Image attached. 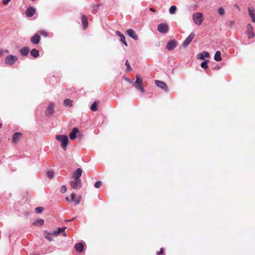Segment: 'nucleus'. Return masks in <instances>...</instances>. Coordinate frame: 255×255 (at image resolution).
<instances>
[{"mask_svg": "<svg viewBox=\"0 0 255 255\" xmlns=\"http://www.w3.org/2000/svg\"><path fill=\"white\" fill-rule=\"evenodd\" d=\"M56 139L61 142V146L62 149L66 150L68 143V137L66 135L58 134L56 135Z\"/></svg>", "mask_w": 255, "mask_h": 255, "instance_id": "1", "label": "nucleus"}, {"mask_svg": "<svg viewBox=\"0 0 255 255\" xmlns=\"http://www.w3.org/2000/svg\"><path fill=\"white\" fill-rule=\"evenodd\" d=\"M193 20L194 23L200 25L203 22V14L201 12H195L193 14Z\"/></svg>", "mask_w": 255, "mask_h": 255, "instance_id": "2", "label": "nucleus"}, {"mask_svg": "<svg viewBox=\"0 0 255 255\" xmlns=\"http://www.w3.org/2000/svg\"><path fill=\"white\" fill-rule=\"evenodd\" d=\"M18 58L13 55H7L5 59V63L9 65H13L17 60Z\"/></svg>", "mask_w": 255, "mask_h": 255, "instance_id": "3", "label": "nucleus"}, {"mask_svg": "<svg viewBox=\"0 0 255 255\" xmlns=\"http://www.w3.org/2000/svg\"><path fill=\"white\" fill-rule=\"evenodd\" d=\"M246 33L249 39L253 38L255 36V34L254 32L253 27L250 23H249L247 25Z\"/></svg>", "mask_w": 255, "mask_h": 255, "instance_id": "4", "label": "nucleus"}, {"mask_svg": "<svg viewBox=\"0 0 255 255\" xmlns=\"http://www.w3.org/2000/svg\"><path fill=\"white\" fill-rule=\"evenodd\" d=\"M71 187L74 189H78L81 187V181L80 179H74L70 182Z\"/></svg>", "mask_w": 255, "mask_h": 255, "instance_id": "5", "label": "nucleus"}, {"mask_svg": "<svg viewBox=\"0 0 255 255\" xmlns=\"http://www.w3.org/2000/svg\"><path fill=\"white\" fill-rule=\"evenodd\" d=\"M157 30L161 33H166L168 31V26L164 23H160L157 26Z\"/></svg>", "mask_w": 255, "mask_h": 255, "instance_id": "6", "label": "nucleus"}, {"mask_svg": "<svg viewBox=\"0 0 255 255\" xmlns=\"http://www.w3.org/2000/svg\"><path fill=\"white\" fill-rule=\"evenodd\" d=\"M194 36L195 33L194 32H191L183 42L182 46L183 47H187L192 41Z\"/></svg>", "mask_w": 255, "mask_h": 255, "instance_id": "7", "label": "nucleus"}, {"mask_svg": "<svg viewBox=\"0 0 255 255\" xmlns=\"http://www.w3.org/2000/svg\"><path fill=\"white\" fill-rule=\"evenodd\" d=\"M155 83L158 87L162 89L164 91L166 92L168 91V87L166 83H164V82L159 80H155Z\"/></svg>", "mask_w": 255, "mask_h": 255, "instance_id": "8", "label": "nucleus"}, {"mask_svg": "<svg viewBox=\"0 0 255 255\" xmlns=\"http://www.w3.org/2000/svg\"><path fill=\"white\" fill-rule=\"evenodd\" d=\"M177 46V42L175 40H170L167 43L166 48L171 51L173 50Z\"/></svg>", "mask_w": 255, "mask_h": 255, "instance_id": "9", "label": "nucleus"}, {"mask_svg": "<svg viewBox=\"0 0 255 255\" xmlns=\"http://www.w3.org/2000/svg\"><path fill=\"white\" fill-rule=\"evenodd\" d=\"M25 13L27 17H31L35 13V8L32 6H29L26 9Z\"/></svg>", "mask_w": 255, "mask_h": 255, "instance_id": "10", "label": "nucleus"}, {"mask_svg": "<svg viewBox=\"0 0 255 255\" xmlns=\"http://www.w3.org/2000/svg\"><path fill=\"white\" fill-rule=\"evenodd\" d=\"M127 34L128 35L133 39L135 40H137L138 39V36L135 32V31L132 29H129L127 30Z\"/></svg>", "mask_w": 255, "mask_h": 255, "instance_id": "11", "label": "nucleus"}, {"mask_svg": "<svg viewBox=\"0 0 255 255\" xmlns=\"http://www.w3.org/2000/svg\"><path fill=\"white\" fill-rule=\"evenodd\" d=\"M66 228V227L58 228H57V231H54L52 233H50L49 235L56 236L58 234H59V233H62L63 236H66V232L65 231V230Z\"/></svg>", "mask_w": 255, "mask_h": 255, "instance_id": "12", "label": "nucleus"}, {"mask_svg": "<svg viewBox=\"0 0 255 255\" xmlns=\"http://www.w3.org/2000/svg\"><path fill=\"white\" fill-rule=\"evenodd\" d=\"M54 104L53 103H50L45 112L46 115L48 116L52 115L54 113Z\"/></svg>", "mask_w": 255, "mask_h": 255, "instance_id": "13", "label": "nucleus"}, {"mask_svg": "<svg viewBox=\"0 0 255 255\" xmlns=\"http://www.w3.org/2000/svg\"><path fill=\"white\" fill-rule=\"evenodd\" d=\"M22 134L20 132H15L13 134L12 138V141L13 142L16 143L18 142L22 137Z\"/></svg>", "mask_w": 255, "mask_h": 255, "instance_id": "14", "label": "nucleus"}, {"mask_svg": "<svg viewBox=\"0 0 255 255\" xmlns=\"http://www.w3.org/2000/svg\"><path fill=\"white\" fill-rule=\"evenodd\" d=\"M40 36L38 34L36 33L31 38V42L33 44H38L40 40Z\"/></svg>", "mask_w": 255, "mask_h": 255, "instance_id": "15", "label": "nucleus"}, {"mask_svg": "<svg viewBox=\"0 0 255 255\" xmlns=\"http://www.w3.org/2000/svg\"><path fill=\"white\" fill-rule=\"evenodd\" d=\"M79 132V129L77 128H74L72 131L69 133V137L70 139L73 140L76 137V134Z\"/></svg>", "mask_w": 255, "mask_h": 255, "instance_id": "16", "label": "nucleus"}, {"mask_svg": "<svg viewBox=\"0 0 255 255\" xmlns=\"http://www.w3.org/2000/svg\"><path fill=\"white\" fill-rule=\"evenodd\" d=\"M82 173V170L80 168L77 169L75 172L73 174V178L77 179H80V177L81 176Z\"/></svg>", "mask_w": 255, "mask_h": 255, "instance_id": "17", "label": "nucleus"}, {"mask_svg": "<svg viewBox=\"0 0 255 255\" xmlns=\"http://www.w3.org/2000/svg\"><path fill=\"white\" fill-rule=\"evenodd\" d=\"M74 249L78 253H81L84 249L83 244L81 242L76 244L74 246Z\"/></svg>", "mask_w": 255, "mask_h": 255, "instance_id": "18", "label": "nucleus"}, {"mask_svg": "<svg viewBox=\"0 0 255 255\" xmlns=\"http://www.w3.org/2000/svg\"><path fill=\"white\" fill-rule=\"evenodd\" d=\"M209 56L208 52L204 51L203 52L198 54L197 58L199 59L204 60L205 57H209Z\"/></svg>", "mask_w": 255, "mask_h": 255, "instance_id": "19", "label": "nucleus"}, {"mask_svg": "<svg viewBox=\"0 0 255 255\" xmlns=\"http://www.w3.org/2000/svg\"><path fill=\"white\" fill-rule=\"evenodd\" d=\"M29 48L27 47H24L21 48L19 50V53L22 56H26L28 55L29 52Z\"/></svg>", "mask_w": 255, "mask_h": 255, "instance_id": "20", "label": "nucleus"}, {"mask_svg": "<svg viewBox=\"0 0 255 255\" xmlns=\"http://www.w3.org/2000/svg\"><path fill=\"white\" fill-rule=\"evenodd\" d=\"M116 34L120 37V41L126 46H128V43L125 40V37L123 34L119 31H116Z\"/></svg>", "mask_w": 255, "mask_h": 255, "instance_id": "21", "label": "nucleus"}, {"mask_svg": "<svg viewBox=\"0 0 255 255\" xmlns=\"http://www.w3.org/2000/svg\"><path fill=\"white\" fill-rule=\"evenodd\" d=\"M81 22L84 29H86L88 26V21L87 17L85 15H82L81 17Z\"/></svg>", "mask_w": 255, "mask_h": 255, "instance_id": "22", "label": "nucleus"}, {"mask_svg": "<svg viewBox=\"0 0 255 255\" xmlns=\"http://www.w3.org/2000/svg\"><path fill=\"white\" fill-rule=\"evenodd\" d=\"M248 11L250 16L252 19V22H255V10L251 7H248Z\"/></svg>", "mask_w": 255, "mask_h": 255, "instance_id": "23", "label": "nucleus"}, {"mask_svg": "<svg viewBox=\"0 0 255 255\" xmlns=\"http://www.w3.org/2000/svg\"><path fill=\"white\" fill-rule=\"evenodd\" d=\"M71 200L74 202L75 204H78L80 202L81 196H79L77 198H76V194L74 193H72L71 194Z\"/></svg>", "mask_w": 255, "mask_h": 255, "instance_id": "24", "label": "nucleus"}, {"mask_svg": "<svg viewBox=\"0 0 255 255\" xmlns=\"http://www.w3.org/2000/svg\"><path fill=\"white\" fill-rule=\"evenodd\" d=\"M44 221L43 219H38L35 220L32 224L35 226L41 227L44 224Z\"/></svg>", "mask_w": 255, "mask_h": 255, "instance_id": "25", "label": "nucleus"}, {"mask_svg": "<svg viewBox=\"0 0 255 255\" xmlns=\"http://www.w3.org/2000/svg\"><path fill=\"white\" fill-rule=\"evenodd\" d=\"M214 59L216 61H220L222 60L221 53L220 51L216 52L214 55Z\"/></svg>", "mask_w": 255, "mask_h": 255, "instance_id": "26", "label": "nucleus"}, {"mask_svg": "<svg viewBox=\"0 0 255 255\" xmlns=\"http://www.w3.org/2000/svg\"><path fill=\"white\" fill-rule=\"evenodd\" d=\"M30 54L34 58H37L39 56V52L38 50L34 48L30 51Z\"/></svg>", "mask_w": 255, "mask_h": 255, "instance_id": "27", "label": "nucleus"}, {"mask_svg": "<svg viewBox=\"0 0 255 255\" xmlns=\"http://www.w3.org/2000/svg\"><path fill=\"white\" fill-rule=\"evenodd\" d=\"M72 102V101L69 99H66L64 100V105L66 107L70 108L73 106Z\"/></svg>", "mask_w": 255, "mask_h": 255, "instance_id": "28", "label": "nucleus"}, {"mask_svg": "<svg viewBox=\"0 0 255 255\" xmlns=\"http://www.w3.org/2000/svg\"><path fill=\"white\" fill-rule=\"evenodd\" d=\"M134 85H137V86L142 85V80L138 75H136V80Z\"/></svg>", "mask_w": 255, "mask_h": 255, "instance_id": "29", "label": "nucleus"}, {"mask_svg": "<svg viewBox=\"0 0 255 255\" xmlns=\"http://www.w3.org/2000/svg\"><path fill=\"white\" fill-rule=\"evenodd\" d=\"M100 5H101L100 3L93 5L92 6V10H91L92 12L94 14L96 13L98 11V10L99 9V8Z\"/></svg>", "mask_w": 255, "mask_h": 255, "instance_id": "30", "label": "nucleus"}, {"mask_svg": "<svg viewBox=\"0 0 255 255\" xmlns=\"http://www.w3.org/2000/svg\"><path fill=\"white\" fill-rule=\"evenodd\" d=\"M90 109L91 111L95 112L96 111L97 109V103L96 102H94L92 103Z\"/></svg>", "mask_w": 255, "mask_h": 255, "instance_id": "31", "label": "nucleus"}, {"mask_svg": "<svg viewBox=\"0 0 255 255\" xmlns=\"http://www.w3.org/2000/svg\"><path fill=\"white\" fill-rule=\"evenodd\" d=\"M176 6L175 5H172L170 6L169 9V12L171 14H174L176 10Z\"/></svg>", "mask_w": 255, "mask_h": 255, "instance_id": "32", "label": "nucleus"}, {"mask_svg": "<svg viewBox=\"0 0 255 255\" xmlns=\"http://www.w3.org/2000/svg\"><path fill=\"white\" fill-rule=\"evenodd\" d=\"M208 60H205L201 63V67L203 69H207L208 67Z\"/></svg>", "mask_w": 255, "mask_h": 255, "instance_id": "33", "label": "nucleus"}, {"mask_svg": "<svg viewBox=\"0 0 255 255\" xmlns=\"http://www.w3.org/2000/svg\"><path fill=\"white\" fill-rule=\"evenodd\" d=\"M43 210L44 208L43 207H37L35 209V212L37 214L41 213Z\"/></svg>", "mask_w": 255, "mask_h": 255, "instance_id": "34", "label": "nucleus"}, {"mask_svg": "<svg viewBox=\"0 0 255 255\" xmlns=\"http://www.w3.org/2000/svg\"><path fill=\"white\" fill-rule=\"evenodd\" d=\"M125 65L127 67L126 70L127 71L129 72L132 70V69L130 67V66L128 60H127L125 62Z\"/></svg>", "mask_w": 255, "mask_h": 255, "instance_id": "35", "label": "nucleus"}, {"mask_svg": "<svg viewBox=\"0 0 255 255\" xmlns=\"http://www.w3.org/2000/svg\"><path fill=\"white\" fill-rule=\"evenodd\" d=\"M102 185V182L101 181H98L96 182V183L94 184V186L96 188H99L101 187Z\"/></svg>", "mask_w": 255, "mask_h": 255, "instance_id": "36", "label": "nucleus"}, {"mask_svg": "<svg viewBox=\"0 0 255 255\" xmlns=\"http://www.w3.org/2000/svg\"><path fill=\"white\" fill-rule=\"evenodd\" d=\"M134 87L136 88L137 90H139L141 93L144 92V89L142 86V85L137 86V85H134Z\"/></svg>", "mask_w": 255, "mask_h": 255, "instance_id": "37", "label": "nucleus"}, {"mask_svg": "<svg viewBox=\"0 0 255 255\" xmlns=\"http://www.w3.org/2000/svg\"><path fill=\"white\" fill-rule=\"evenodd\" d=\"M218 13L220 15H223L225 13V10L223 7H220L218 9Z\"/></svg>", "mask_w": 255, "mask_h": 255, "instance_id": "38", "label": "nucleus"}, {"mask_svg": "<svg viewBox=\"0 0 255 255\" xmlns=\"http://www.w3.org/2000/svg\"><path fill=\"white\" fill-rule=\"evenodd\" d=\"M47 175L50 178H52L54 176V172L52 171H48L47 172Z\"/></svg>", "mask_w": 255, "mask_h": 255, "instance_id": "39", "label": "nucleus"}, {"mask_svg": "<svg viewBox=\"0 0 255 255\" xmlns=\"http://www.w3.org/2000/svg\"><path fill=\"white\" fill-rule=\"evenodd\" d=\"M67 188L65 185H62L61 187L60 192L62 193H64L66 192Z\"/></svg>", "mask_w": 255, "mask_h": 255, "instance_id": "40", "label": "nucleus"}, {"mask_svg": "<svg viewBox=\"0 0 255 255\" xmlns=\"http://www.w3.org/2000/svg\"><path fill=\"white\" fill-rule=\"evenodd\" d=\"M39 32L40 34L42 36H44L45 37H47L48 36V33L45 30H41Z\"/></svg>", "mask_w": 255, "mask_h": 255, "instance_id": "41", "label": "nucleus"}, {"mask_svg": "<svg viewBox=\"0 0 255 255\" xmlns=\"http://www.w3.org/2000/svg\"><path fill=\"white\" fill-rule=\"evenodd\" d=\"M163 254V249L160 248V251L157 252V255H162Z\"/></svg>", "mask_w": 255, "mask_h": 255, "instance_id": "42", "label": "nucleus"}, {"mask_svg": "<svg viewBox=\"0 0 255 255\" xmlns=\"http://www.w3.org/2000/svg\"><path fill=\"white\" fill-rule=\"evenodd\" d=\"M11 0H2V3L4 5H7Z\"/></svg>", "mask_w": 255, "mask_h": 255, "instance_id": "43", "label": "nucleus"}, {"mask_svg": "<svg viewBox=\"0 0 255 255\" xmlns=\"http://www.w3.org/2000/svg\"><path fill=\"white\" fill-rule=\"evenodd\" d=\"M233 24H234V21H232V20L228 21V22L227 23V24L230 27H232Z\"/></svg>", "mask_w": 255, "mask_h": 255, "instance_id": "44", "label": "nucleus"}, {"mask_svg": "<svg viewBox=\"0 0 255 255\" xmlns=\"http://www.w3.org/2000/svg\"><path fill=\"white\" fill-rule=\"evenodd\" d=\"M125 80H126L129 83H131V81L130 80V79L127 77H125Z\"/></svg>", "mask_w": 255, "mask_h": 255, "instance_id": "45", "label": "nucleus"}, {"mask_svg": "<svg viewBox=\"0 0 255 255\" xmlns=\"http://www.w3.org/2000/svg\"><path fill=\"white\" fill-rule=\"evenodd\" d=\"M75 218V217H74V218H72V219H71L70 220H65V221L66 222H72V221H73L74 220Z\"/></svg>", "mask_w": 255, "mask_h": 255, "instance_id": "46", "label": "nucleus"}, {"mask_svg": "<svg viewBox=\"0 0 255 255\" xmlns=\"http://www.w3.org/2000/svg\"><path fill=\"white\" fill-rule=\"evenodd\" d=\"M46 239H47L49 241H51L52 240V239L51 237H48V236L46 237Z\"/></svg>", "mask_w": 255, "mask_h": 255, "instance_id": "47", "label": "nucleus"}, {"mask_svg": "<svg viewBox=\"0 0 255 255\" xmlns=\"http://www.w3.org/2000/svg\"><path fill=\"white\" fill-rule=\"evenodd\" d=\"M149 10H150L151 11H152V12H155V10L153 8H152V7H150V8H149Z\"/></svg>", "mask_w": 255, "mask_h": 255, "instance_id": "48", "label": "nucleus"}, {"mask_svg": "<svg viewBox=\"0 0 255 255\" xmlns=\"http://www.w3.org/2000/svg\"><path fill=\"white\" fill-rule=\"evenodd\" d=\"M3 53H9V51L7 49L3 50Z\"/></svg>", "mask_w": 255, "mask_h": 255, "instance_id": "49", "label": "nucleus"}, {"mask_svg": "<svg viewBox=\"0 0 255 255\" xmlns=\"http://www.w3.org/2000/svg\"><path fill=\"white\" fill-rule=\"evenodd\" d=\"M3 53V50L0 49V56H1Z\"/></svg>", "mask_w": 255, "mask_h": 255, "instance_id": "50", "label": "nucleus"}, {"mask_svg": "<svg viewBox=\"0 0 255 255\" xmlns=\"http://www.w3.org/2000/svg\"><path fill=\"white\" fill-rule=\"evenodd\" d=\"M66 201H69V197H67V198H66Z\"/></svg>", "mask_w": 255, "mask_h": 255, "instance_id": "51", "label": "nucleus"}, {"mask_svg": "<svg viewBox=\"0 0 255 255\" xmlns=\"http://www.w3.org/2000/svg\"><path fill=\"white\" fill-rule=\"evenodd\" d=\"M2 125L0 123V128L1 127Z\"/></svg>", "mask_w": 255, "mask_h": 255, "instance_id": "52", "label": "nucleus"}]
</instances>
